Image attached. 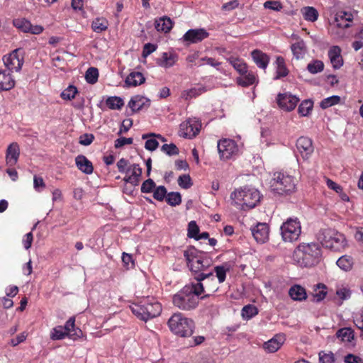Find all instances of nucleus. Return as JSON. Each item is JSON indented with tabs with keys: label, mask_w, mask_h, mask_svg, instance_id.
I'll list each match as a JSON object with an SVG mask.
<instances>
[{
	"label": "nucleus",
	"mask_w": 363,
	"mask_h": 363,
	"mask_svg": "<svg viewBox=\"0 0 363 363\" xmlns=\"http://www.w3.org/2000/svg\"><path fill=\"white\" fill-rule=\"evenodd\" d=\"M336 294L341 299L345 300L350 297L351 291L347 288L342 287L337 290Z\"/></svg>",
	"instance_id": "338daca9"
},
{
	"label": "nucleus",
	"mask_w": 363,
	"mask_h": 363,
	"mask_svg": "<svg viewBox=\"0 0 363 363\" xmlns=\"http://www.w3.org/2000/svg\"><path fill=\"white\" fill-rule=\"evenodd\" d=\"M282 240L286 242L296 241L301 233V223L297 218H289L280 228Z\"/></svg>",
	"instance_id": "6e6552de"
},
{
	"label": "nucleus",
	"mask_w": 363,
	"mask_h": 363,
	"mask_svg": "<svg viewBox=\"0 0 363 363\" xmlns=\"http://www.w3.org/2000/svg\"><path fill=\"white\" fill-rule=\"evenodd\" d=\"M187 265L190 270L196 274L204 273L211 264L212 259L206 253L198 251L191 247L184 251Z\"/></svg>",
	"instance_id": "20e7f679"
},
{
	"label": "nucleus",
	"mask_w": 363,
	"mask_h": 363,
	"mask_svg": "<svg viewBox=\"0 0 363 363\" xmlns=\"http://www.w3.org/2000/svg\"><path fill=\"white\" fill-rule=\"evenodd\" d=\"M345 363H362V359L358 356L348 354L345 357Z\"/></svg>",
	"instance_id": "774afa93"
},
{
	"label": "nucleus",
	"mask_w": 363,
	"mask_h": 363,
	"mask_svg": "<svg viewBox=\"0 0 363 363\" xmlns=\"http://www.w3.org/2000/svg\"><path fill=\"white\" fill-rule=\"evenodd\" d=\"M201 124L196 118H189L179 126L180 136L188 138H194L200 131Z\"/></svg>",
	"instance_id": "9b49d317"
},
{
	"label": "nucleus",
	"mask_w": 363,
	"mask_h": 363,
	"mask_svg": "<svg viewBox=\"0 0 363 363\" xmlns=\"http://www.w3.org/2000/svg\"><path fill=\"white\" fill-rule=\"evenodd\" d=\"M291 50L296 60H299L303 59L307 53L306 43L303 40L298 38L297 42L291 44Z\"/></svg>",
	"instance_id": "b1692460"
},
{
	"label": "nucleus",
	"mask_w": 363,
	"mask_h": 363,
	"mask_svg": "<svg viewBox=\"0 0 363 363\" xmlns=\"http://www.w3.org/2000/svg\"><path fill=\"white\" fill-rule=\"evenodd\" d=\"M123 181L125 183L131 184L133 186H138L142 175V169L138 164H132L128 166V169L125 174Z\"/></svg>",
	"instance_id": "f3484780"
},
{
	"label": "nucleus",
	"mask_w": 363,
	"mask_h": 363,
	"mask_svg": "<svg viewBox=\"0 0 363 363\" xmlns=\"http://www.w3.org/2000/svg\"><path fill=\"white\" fill-rule=\"evenodd\" d=\"M257 75L251 71L247 70V72L243 75L236 78V82L238 85L242 87H247L257 83Z\"/></svg>",
	"instance_id": "c756f323"
},
{
	"label": "nucleus",
	"mask_w": 363,
	"mask_h": 363,
	"mask_svg": "<svg viewBox=\"0 0 363 363\" xmlns=\"http://www.w3.org/2000/svg\"><path fill=\"white\" fill-rule=\"evenodd\" d=\"M178 184L180 187L187 189L192 186L191 177L189 174H183L178 178Z\"/></svg>",
	"instance_id": "5fc2aeb1"
},
{
	"label": "nucleus",
	"mask_w": 363,
	"mask_h": 363,
	"mask_svg": "<svg viewBox=\"0 0 363 363\" xmlns=\"http://www.w3.org/2000/svg\"><path fill=\"white\" fill-rule=\"evenodd\" d=\"M303 18L310 22H315L318 20L319 13L316 9L313 6H305L301 9Z\"/></svg>",
	"instance_id": "4c0bfd02"
},
{
	"label": "nucleus",
	"mask_w": 363,
	"mask_h": 363,
	"mask_svg": "<svg viewBox=\"0 0 363 363\" xmlns=\"http://www.w3.org/2000/svg\"><path fill=\"white\" fill-rule=\"evenodd\" d=\"M208 35V33L204 28L190 29L184 35L183 39L190 43H197Z\"/></svg>",
	"instance_id": "6ab92c4d"
},
{
	"label": "nucleus",
	"mask_w": 363,
	"mask_h": 363,
	"mask_svg": "<svg viewBox=\"0 0 363 363\" xmlns=\"http://www.w3.org/2000/svg\"><path fill=\"white\" fill-rule=\"evenodd\" d=\"M328 58L335 69H340L344 65L342 49L337 45L331 46L328 52Z\"/></svg>",
	"instance_id": "a211bd4d"
},
{
	"label": "nucleus",
	"mask_w": 363,
	"mask_h": 363,
	"mask_svg": "<svg viewBox=\"0 0 363 363\" xmlns=\"http://www.w3.org/2000/svg\"><path fill=\"white\" fill-rule=\"evenodd\" d=\"M353 19V16L351 13L346 11H339L335 15V23L338 28H347L350 26V22Z\"/></svg>",
	"instance_id": "c85d7f7f"
},
{
	"label": "nucleus",
	"mask_w": 363,
	"mask_h": 363,
	"mask_svg": "<svg viewBox=\"0 0 363 363\" xmlns=\"http://www.w3.org/2000/svg\"><path fill=\"white\" fill-rule=\"evenodd\" d=\"M94 136L92 134L85 133L80 136L79 143L81 145L87 146L89 145L94 140Z\"/></svg>",
	"instance_id": "69168bd1"
},
{
	"label": "nucleus",
	"mask_w": 363,
	"mask_h": 363,
	"mask_svg": "<svg viewBox=\"0 0 363 363\" xmlns=\"http://www.w3.org/2000/svg\"><path fill=\"white\" fill-rule=\"evenodd\" d=\"M269 226L266 223H258L251 228L253 238L258 243H264L269 238Z\"/></svg>",
	"instance_id": "4468645a"
},
{
	"label": "nucleus",
	"mask_w": 363,
	"mask_h": 363,
	"mask_svg": "<svg viewBox=\"0 0 363 363\" xmlns=\"http://www.w3.org/2000/svg\"><path fill=\"white\" fill-rule=\"evenodd\" d=\"M317 238L323 247L335 252L345 250L347 245L345 236L333 228L320 230Z\"/></svg>",
	"instance_id": "7ed1b4c3"
},
{
	"label": "nucleus",
	"mask_w": 363,
	"mask_h": 363,
	"mask_svg": "<svg viewBox=\"0 0 363 363\" xmlns=\"http://www.w3.org/2000/svg\"><path fill=\"white\" fill-rule=\"evenodd\" d=\"M108 22L104 18H96L91 23V28L96 33H101L108 28Z\"/></svg>",
	"instance_id": "79ce46f5"
},
{
	"label": "nucleus",
	"mask_w": 363,
	"mask_h": 363,
	"mask_svg": "<svg viewBox=\"0 0 363 363\" xmlns=\"http://www.w3.org/2000/svg\"><path fill=\"white\" fill-rule=\"evenodd\" d=\"M133 138H119L115 141V147L116 148H120L125 145H130L133 143Z\"/></svg>",
	"instance_id": "0e129e2a"
},
{
	"label": "nucleus",
	"mask_w": 363,
	"mask_h": 363,
	"mask_svg": "<svg viewBox=\"0 0 363 363\" xmlns=\"http://www.w3.org/2000/svg\"><path fill=\"white\" fill-rule=\"evenodd\" d=\"M77 168L82 172L90 174L93 172L94 168L92 163L84 155H78L75 158Z\"/></svg>",
	"instance_id": "7c9ffc66"
},
{
	"label": "nucleus",
	"mask_w": 363,
	"mask_h": 363,
	"mask_svg": "<svg viewBox=\"0 0 363 363\" xmlns=\"http://www.w3.org/2000/svg\"><path fill=\"white\" fill-rule=\"evenodd\" d=\"M130 164L127 160L121 158L117 162L116 166L120 172L126 174Z\"/></svg>",
	"instance_id": "e2e57ef3"
},
{
	"label": "nucleus",
	"mask_w": 363,
	"mask_h": 363,
	"mask_svg": "<svg viewBox=\"0 0 363 363\" xmlns=\"http://www.w3.org/2000/svg\"><path fill=\"white\" fill-rule=\"evenodd\" d=\"M340 97L339 96H332L328 98L324 99L321 101L320 104V106L323 109H326L332 106L336 105L340 103Z\"/></svg>",
	"instance_id": "8fccbe9b"
},
{
	"label": "nucleus",
	"mask_w": 363,
	"mask_h": 363,
	"mask_svg": "<svg viewBox=\"0 0 363 363\" xmlns=\"http://www.w3.org/2000/svg\"><path fill=\"white\" fill-rule=\"evenodd\" d=\"M75 318L74 317H71L66 322L64 329L66 330V334L67 336H73L74 335H78V334L75 332Z\"/></svg>",
	"instance_id": "864d4df0"
},
{
	"label": "nucleus",
	"mask_w": 363,
	"mask_h": 363,
	"mask_svg": "<svg viewBox=\"0 0 363 363\" xmlns=\"http://www.w3.org/2000/svg\"><path fill=\"white\" fill-rule=\"evenodd\" d=\"M323 251L318 242H301L293 252V260L299 266L311 267L322 259Z\"/></svg>",
	"instance_id": "f257e3e1"
},
{
	"label": "nucleus",
	"mask_w": 363,
	"mask_h": 363,
	"mask_svg": "<svg viewBox=\"0 0 363 363\" xmlns=\"http://www.w3.org/2000/svg\"><path fill=\"white\" fill-rule=\"evenodd\" d=\"M284 341V336L277 334L263 344V349L268 353H274L280 349Z\"/></svg>",
	"instance_id": "4be33fe9"
},
{
	"label": "nucleus",
	"mask_w": 363,
	"mask_h": 363,
	"mask_svg": "<svg viewBox=\"0 0 363 363\" xmlns=\"http://www.w3.org/2000/svg\"><path fill=\"white\" fill-rule=\"evenodd\" d=\"M228 61L240 75H243L248 70L247 64L240 58L230 57Z\"/></svg>",
	"instance_id": "c9c22d12"
},
{
	"label": "nucleus",
	"mask_w": 363,
	"mask_h": 363,
	"mask_svg": "<svg viewBox=\"0 0 363 363\" xmlns=\"http://www.w3.org/2000/svg\"><path fill=\"white\" fill-rule=\"evenodd\" d=\"M155 188V184L154 181L151 179H148L142 184L141 191L143 193H150L153 191Z\"/></svg>",
	"instance_id": "680f3d73"
},
{
	"label": "nucleus",
	"mask_w": 363,
	"mask_h": 363,
	"mask_svg": "<svg viewBox=\"0 0 363 363\" xmlns=\"http://www.w3.org/2000/svg\"><path fill=\"white\" fill-rule=\"evenodd\" d=\"M145 78L140 72H132L126 77L125 80V87H135L143 84Z\"/></svg>",
	"instance_id": "cd10ccee"
},
{
	"label": "nucleus",
	"mask_w": 363,
	"mask_h": 363,
	"mask_svg": "<svg viewBox=\"0 0 363 363\" xmlns=\"http://www.w3.org/2000/svg\"><path fill=\"white\" fill-rule=\"evenodd\" d=\"M67 335L66 330L61 325L54 328L50 332V339L52 340H58L64 339Z\"/></svg>",
	"instance_id": "de8ad7c7"
},
{
	"label": "nucleus",
	"mask_w": 363,
	"mask_h": 363,
	"mask_svg": "<svg viewBox=\"0 0 363 363\" xmlns=\"http://www.w3.org/2000/svg\"><path fill=\"white\" fill-rule=\"evenodd\" d=\"M263 6L266 9L274 11H279L283 8L281 3L279 1H267L264 3Z\"/></svg>",
	"instance_id": "6e6d98bb"
},
{
	"label": "nucleus",
	"mask_w": 363,
	"mask_h": 363,
	"mask_svg": "<svg viewBox=\"0 0 363 363\" xmlns=\"http://www.w3.org/2000/svg\"><path fill=\"white\" fill-rule=\"evenodd\" d=\"M77 93V88L70 85L61 93L60 96L65 100H72L75 97Z\"/></svg>",
	"instance_id": "603ef678"
},
{
	"label": "nucleus",
	"mask_w": 363,
	"mask_h": 363,
	"mask_svg": "<svg viewBox=\"0 0 363 363\" xmlns=\"http://www.w3.org/2000/svg\"><path fill=\"white\" fill-rule=\"evenodd\" d=\"M15 86V80L11 73L7 71H0V91H9Z\"/></svg>",
	"instance_id": "a878e982"
},
{
	"label": "nucleus",
	"mask_w": 363,
	"mask_h": 363,
	"mask_svg": "<svg viewBox=\"0 0 363 363\" xmlns=\"http://www.w3.org/2000/svg\"><path fill=\"white\" fill-rule=\"evenodd\" d=\"M19 49H16L7 56H4L3 60L5 66L11 72H18L21 69L23 64V57H20Z\"/></svg>",
	"instance_id": "f8f14e48"
},
{
	"label": "nucleus",
	"mask_w": 363,
	"mask_h": 363,
	"mask_svg": "<svg viewBox=\"0 0 363 363\" xmlns=\"http://www.w3.org/2000/svg\"><path fill=\"white\" fill-rule=\"evenodd\" d=\"M146 105L149 106L148 99L139 95L132 97L128 102V106L133 112L141 110Z\"/></svg>",
	"instance_id": "2f4dec72"
},
{
	"label": "nucleus",
	"mask_w": 363,
	"mask_h": 363,
	"mask_svg": "<svg viewBox=\"0 0 363 363\" xmlns=\"http://www.w3.org/2000/svg\"><path fill=\"white\" fill-rule=\"evenodd\" d=\"M199 233V228L196 223L194 220L191 221L188 225V236L196 239Z\"/></svg>",
	"instance_id": "052dcab7"
},
{
	"label": "nucleus",
	"mask_w": 363,
	"mask_h": 363,
	"mask_svg": "<svg viewBox=\"0 0 363 363\" xmlns=\"http://www.w3.org/2000/svg\"><path fill=\"white\" fill-rule=\"evenodd\" d=\"M324 69V64L321 60H315L308 63L307 65L308 71L311 74H317Z\"/></svg>",
	"instance_id": "09e8293b"
},
{
	"label": "nucleus",
	"mask_w": 363,
	"mask_h": 363,
	"mask_svg": "<svg viewBox=\"0 0 363 363\" xmlns=\"http://www.w3.org/2000/svg\"><path fill=\"white\" fill-rule=\"evenodd\" d=\"M276 75L274 79H279L282 77H286L289 74V70L286 68L285 60L281 56L277 57L276 59Z\"/></svg>",
	"instance_id": "72a5a7b5"
},
{
	"label": "nucleus",
	"mask_w": 363,
	"mask_h": 363,
	"mask_svg": "<svg viewBox=\"0 0 363 363\" xmlns=\"http://www.w3.org/2000/svg\"><path fill=\"white\" fill-rule=\"evenodd\" d=\"M319 362L320 363H335V356L331 352L328 353L320 352L319 353Z\"/></svg>",
	"instance_id": "13d9d810"
},
{
	"label": "nucleus",
	"mask_w": 363,
	"mask_h": 363,
	"mask_svg": "<svg viewBox=\"0 0 363 363\" xmlns=\"http://www.w3.org/2000/svg\"><path fill=\"white\" fill-rule=\"evenodd\" d=\"M328 294L327 286L323 284H318L314 286L312 296L313 301L320 302L323 301Z\"/></svg>",
	"instance_id": "e433bc0d"
},
{
	"label": "nucleus",
	"mask_w": 363,
	"mask_h": 363,
	"mask_svg": "<svg viewBox=\"0 0 363 363\" xmlns=\"http://www.w3.org/2000/svg\"><path fill=\"white\" fill-rule=\"evenodd\" d=\"M218 150L221 160H226L233 158L238 153L237 143L230 139H223L218 143Z\"/></svg>",
	"instance_id": "9d476101"
},
{
	"label": "nucleus",
	"mask_w": 363,
	"mask_h": 363,
	"mask_svg": "<svg viewBox=\"0 0 363 363\" xmlns=\"http://www.w3.org/2000/svg\"><path fill=\"white\" fill-rule=\"evenodd\" d=\"M130 308L135 316L144 321L158 316L162 311L160 303L147 299H144L138 303H133Z\"/></svg>",
	"instance_id": "423d86ee"
},
{
	"label": "nucleus",
	"mask_w": 363,
	"mask_h": 363,
	"mask_svg": "<svg viewBox=\"0 0 363 363\" xmlns=\"http://www.w3.org/2000/svg\"><path fill=\"white\" fill-rule=\"evenodd\" d=\"M252 60L257 66L265 69L269 62V57L259 50H255L251 53Z\"/></svg>",
	"instance_id": "bb28decb"
},
{
	"label": "nucleus",
	"mask_w": 363,
	"mask_h": 363,
	"mask_svg": "<svg viewBox=\"0 0 363 363\" xmlns=\"http://www.w3.org/2000/svg\"><path fill=\"white\" fill-rule=\"evenodd\" d=\"M299 100V98L290 93L279 94L277 99L279 106L286 111L294 110Z\"/></svg>",
	"instance_id": "ddd939ff"
},
{
	"label": "nucleus",
	"mask_w": 363,
	"mask_h": 363,
	"mask_svg": "<svg viewBox=\"0 0 363 363\" xmlns=\"http://www.w3.org/2000/svg\"><path fill=\"white\" fill-rule=\"evenodd\" d=\"M14 26L24 33H29L34 35L40 34L44 28L40 25H33L30 21L26 18L16 19L14 21Z\"/></svg>",
	"instance_id": "dca6fc26"
},
{
	"label": "nucleus",
	"mask_w": 363,
	"mask_h": 363,
	"mask_svg": "<svg viewBox=\"0 0 363 363\" xmlns=\"http://www.w3.org/2000/svg\"><path fill=\"white\" fill-rule=\"evenodd\" d=\"M336 336L345 342H351L354 337V331L350 328L339 329L336 333Z\"/></svg>",
	"instance_id": "58836bf2"
},
{
	"label": "nucleus",
	"mask_w": 363,
	"mask_h": 363,
	"mask_svg": "<svg viewBox=\"0 0 363 363\" xmlns=\"http://www.w3.org/2000/svg\"><path fill=\"white\" fill-rule=\"evenodd\" d=\"M184 287L173 297V303L178 308L184 311L194 309L199 303V298L191 294Z\"/></svg>",
	"instance_id": "1a4fd4ad"
},
{
	"label": "nucleus",
	"mask_w": 363,
	"mask_h": 363,
	"mask_svg": "<svg viewBox=\"0 0 363 363\" xmlns=\"http://www.w3.org/2000/svg\"><path fill=\"white\" fill-rule=\"evenodd\" d=\"M206 91L207 89L204 86L199 85L197 86L182 91V98L185 100H189L192 98L201 95V94L206 92Z\"/></svg>",
	"instance_id": "f704fd0d"
},
{
	"label": "nucleus",
	"mask_w": 363,
	"mask_h": 363,
	"mask_svg": "<svg viewBox=\"0 0 363 363\" xmlns=\"http://www.w3.org/2000/svg\"><path fill=\"white\" fill-rule=\"evenodd\" d=\"M166 201L172 206L179 205L182 202V196L179 192H170L167 194Z\"/></svg>",
	"instance_id": "3c124183"
},
{
	"label": "nucleus",
	"mask_w": 363,
	"mask_h": 363,
	"mask_svg": "<svg viewBox=\"0 0 363 363\" xmlns=\"http://www.w3.org/2000/svg\"><path fill=\"white\" fill-rule=\"evenodd\" d=\"M178 60V55L172 51L164 52L156 60V63L161 67L168 69L173 67Z\"/></svg>",
	"instance_id": "aec40b11"
},
{
	"label": "nucleus",
	"mask_w": 363,
	"mask_h": 363,
	"mask_svg": "<svg viewBox=\"0 0 363 363\" xmlns=\"http://www.w3.org/2000/svg\"><path fill=\"white\" fill-rule=\"evenodd\" d=\"M337 265L343 271H350L353 266L354 260L349 255H343L340 257L336 262Z\"/></svg>",
	"instance_id": "ea45409f"
},
{
	"label": "nucleus",
	"mask_w": 363,
	"mask_h": 363,
	"mask_svg": "<svg viewBox=\"0 0 363 363\" xmlns=\"http://www.w3.org/2000/svg\"><path fill=\"white\" fill-rule=\"evenodd\" d=\"M260 198L259 191L251 186L236 189L230 194L231 204L241 211L255 208L259 203Z\"/></svg>",
	"instance_id": "f03ea898"
},
{
	"label": "nucleus",
	"mask_w": 363,
	"mask_h": 363,
	"mask_svg": "<svg viewBox=\"0 0 363 363\" xmlns=\"http://www.w3.org/2000/svg\"><path fill=\"white\" fill-rule=\"evenodd\" d=\"M213 276V272H210L208 273H201L196 277L197 281L196 283H192L191 284L186 285L184 286L186 291L191 294H195L196 297L201 295L204 291V287L201 281L208 279Z\"/></svg>",
	"instance_id": "2eb2a0df"
},
{
	"label": "nucleus",
	"mask_w": 363,
	"mask_h": 363,
	"mask_svg": "<svg viewBox=\"0 0 363 363\" xmlns=\"http://www.w3.org/2000/svg\"><path fill=\"white\" fill-rule=\"evenodd\" d=\"M106 106L112 110H119L124 105L123 100L118 96H109L106 100Z\"/></svg>",
	"instance_id": "37998d69"
},
{
	"label": "nucleus",
	"mask_w": 363,
	"mask_h": 363,
	"mask_svg": "<svg viewBox=\"0 0 363 363\" xmlns=\"http://www.w3.org/2000/svg\"><path fill=\"white\" fill-rule=\"evenodd\" d=\"M167 195V189L164 186H159L153 191V197L157 201H162Z\"/></svg>",
	"instance_id": "4d7b16f0"
},
{
	"label": "nucleus",
	"mask_w": 363,
	"mask_h": 363,
	"mask_svg": "<svg viewBox=\"0 0 363 363\" xmlns=\"http://www.w3.org/2000/svg\"><path fill=\"white\" fill-rule=\"evenodd\" d=\"M230 271V266L227 263L214 267V272L220 284L223 283L226 279L227 272Z\"/></svg>",
	"instance_id": "a19ab883"
},
{
	"label": "nucleus",
	"mask_w": 363,
	"mask_h": 363,
	"mask_svg": "<svg viewBox=\"0 0 363 363\" xmlns=\"http://www.w3.org/2000/svg\"><path fill=\"white\" fill-rule=\"evenodd\" d=\"M298 180L286 172L274 174L271 181V188L279 194H288L296 191Z\"/></svg>",
	"instance_id": "39448f33"
},
{
	"label": "nucleus",
	"mask_w": 363,
	"mask_h": 363,
	"mask_svg": "<svg viewBox=\"0 0 363 363\" xmlns=\"http://www.w3.org/2000/svg\"><path fill=\"white\" fill-rule=\"evenodd\" d=\"M313 107V103L311 100H304L298 106V112L301 116H306L312 111Z\"/></svg>",
	"instance_id": "a18cd8bd"
},
{
	"label": "nucleus",
	"mask_w": 363,
	"mask_h": 363,
	"mask_svg": "<svg viewBox=\"0 0 363 363\" xmlns=\"http://www.w3.org/2000/svg\"><path fill=\"white\" fill-rule=\"evenodd\" d=\"M296 147L303 158H308L313 152L312 140L307 137H300L296 141Z\"/></svg>",
	"instance_id": "412c9836"
},
{
	"label": "nucleus",
	"mask_w": 363,
	"mask_h": 363,
	"mask_svg": "<svg viewBox=\"0 0 363 363\" xmlns=\"http://www.w3.org/2000/svg\"><path fill=\"white\" fill-rule=\"evenodd\" d=\"M161 150L168 155H177L179 154V149L173 144H164L162 146Z\"/></svg>",
	"instance_id": "bf43d9fd"
},
{
	"label": "nucleus",
	"mask_w": 363,
	"mask_h": 363,
	"mask_svg": "<svg viewBox=\"0 0 363 363\" xmlns=\"http://www.w3.org/2000/svg\"><path fill=\"white\" fill-rule=\"evenodd\" d=\"M99 70L96 67H89L85 73L86 81L91 84H95L98 81Z\"/></svg>",
	"instance_id": "49530a36"
},
{
	"label": "nucleus",
	"mask_w": 363,
	"mask_h": 363,
	"mask_svg": "<svg viewBox=\"0 0 363 363\" xmlns=\"http://www.w3.org/2000/svg\"><path fill=\"white\" fill-rule=\"evenodd\" d=\"M258 313L257 308L251 304L245 306L241 311V315L243 319L250 320Z\"/></svg>",
	"instance_id": "c03bdc74"
},
{
	"label": "nucleus",
	"mask_w": 363,
	"mask_h": 363,
	"mask_svg": "<svg viewBox=\"0 0 363 363\" xmlns=\"http://www.w3.org/2000/svg\"><path fill=\"white\" fill-rule=\"evenodd\" d=\"M20 155V148L17 143H11L6 150V161L9 166L15 165Z\"/></svg>",
	"instance_id": "5701e85b"
},
{
	"label": "nucleus",
	"mask_w": 363,
	"mask_h": 363,
	"mask_svg": "<svg viewBox=\"0 0 363 363\" xmlns=\"http://www.w3.org/2000/svg\"><path fill=\"white\" fill-rule=\"evenodd\" d=\"M289 295L294 301H303L306 300L308 296L304 287L299 284H294L289 290Z\"/></svg>",
	"instance_id": "393cba45"
},
{
	"label": "nucleus",
	"mask_w": 363,
	"mask_h": 363,
	"mask_svg": "<svg viewBox=\"0 0 363 363\" xmlns=\"http://www.w3.org/2000/svg\"><path fill=\"white\" fill-rule=\"evenodd\" d=\"M168 325L171 331L182 337L191 335L194 329V321L179 313L171 316Z\"/></svg>",
	"instance_id": "0eeeda50"
},
{
	"label": "nucleus",
	"mask_w": 363,
	"mask_h": 363,
	"mask_svg": "<svg viewBox=\"0 0 363 363\" xmlns=\"http://www.w3.org/2000/svg\"><path fill=\"white\" fill-rule=\"evenodd\" d=\"M173 23L170 18L167 16L161 17L155 21V26L157 31L168 33L170 31Z\"/></svg>",
	"instance_id": "473e14b6"
}]
</instances>
